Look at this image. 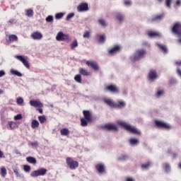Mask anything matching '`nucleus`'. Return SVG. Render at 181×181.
<instances>
[{
  "label": "nucleus",
  "mask_w": 181,
  "mask_h": 181,
  "mask_svg": "<svg viewBox=\"0 0 181 181\" xmlns=\"http://www.w3.org/2000/svg\"><path fill=\"white\" fill-rule=\"evenodd\" d=\"M117 123L119 125V127H122V128L126 129V131H129V132H132V134H135V135H141V131H139V129L128 124L127 122L123 120H117Z\"/></svg>",
  "instance_id": "1"
},
{
  "label": "nucleus",
  "mask_w": 181,
  "mask_h": 181,
  "mask_svg": "<svg viewBox=\"0 0 181 181\" xmlns=\"http://www.w3.org/2000/svg\"><path fill=\"white\" fill-rule=\"evenodd\" d=\"M145 56H146V49H139L130 57V60L132 62H139L141 59H144Z\"/></svg>",
  "instance_id": "2"
},
{
  "label": "nucleus",
  "mask_w": 181,
  "mask_h": 181,
  "mask_svg": "<svg viewBox=\"0 0 181 181\" xmlns=\"http://www.w3.org/2000/svg\"><path fill=\"white\" fill-rule=\"evenodd\" d=\"M172 32L174 33V35H176V36H180L181 35V23L177 22L175 23L172 28Z\"/></svg>",
  "instance_id": "3"
},
{
  "label": "nucleus",
  "mask_w": 181,
  "mask_h": 181,
  "mask_svg": "<svg viewBox=\"0 0 181 181\" xmlns=\"http://www.w3.org/2000/svg\"><path fill=\"white\" fill-rule=\"evenodd\" d=\"M46 173H47V170L45 168H40L39 170L33 171L30 176L32 177H37V176H45Z\"/></svg>",
  "instance_id": "4"
},
{
  "label": "nucleus",
  "mask_w": 181,
  "mask_h": 181,
  "mask_svg": "<svg viewBox=\"0 0 181 181\" xmlns=\"http://www.w3.org/2000/svg\"><path fill=\"white\" fill-rule=\"evenodd\" d=\"M66 164L72 170L78 168V162L73 160V158L70 157L66 158Z\"/></svg>",
  "instance_id": "5"
},
{
  "label": "nucleus",
  "mask_w": 181,
  "mask_h": 181,
  "mask_svg": "<svg viewBox=\"0 0 181 181\" xmlns=\"http://www.w3.org/2000/svg\"><path fill=\"white\" fill-rule=\"evenodd\" d=\"M155 124L156 127H158V128H163V129H170V128H172V126H170V124L162 120H156Z\"/></svg>",
  "instance_id": "6"
},
{
  "label": "nucleus",
  "mask_w": 181,
  "mask_h": 181,
  "mask_svg": "<svg viewBox=\"0 0 181 181\" xmlns=\"http://www.w3.org/2000/svg\"><path fill=\"white\" fill-rule=\"evenodd\" d=\"M105 90L113 94H118V93H119V88L115 85H107L105 86Z\"/></svg>",
  "instance_id": "7"
},
{
  "label": "nucleus",
  "mask_w": 181,
  "mask_h": 181,
  "mask_svg": "<svg viewBox=\"0 0 181 181\" xmlns=\"http://www.w3.org/2000/svg\"><path fill=\"white\" fill-rule=\"evenodd\" d=\"M121 49H122L121 45H117L113 46L112 48H110L108 50V53L109 54H111V56H114V54H117V53H119V52H121Z\"/></svg>",
  "instance_id": "8"
},
{
  "label": "nucleus",
  "mask_w": 181,
  "mask_h": 181,
  "mask_svg": "<svg viewBox=\"0 0 181 181\" xmlns=\"http://www.w3.org/2000/svg\"><path fill=\"white\" fill-rule=\"evenodd\" d=\"M56 40L58 42H63L64 40H69V35H65L63 32H59L56 36Z\"/></svg>",
  "instance_id": "9"
},
{
  "label": "nucleus",
  "mask_w": 181,
  "mask_h": 181,
  "mask_svg": "<svg viewBox=\"0 0 181 181\" xmlns=\"http://www.w3.org/2000/svg\"><path fill=\"white\" fill-rule=\"evenodd\" d=\"M15 59H17V60H19V62H21V63H23V66H25V67H26V69H30V66H29V62H28V61H26V59H25V57H23L22 55H16Z\"/></svg>",
  "instance_id": "10"
},
{
  "label": "nucleus",
  "mask_w": 181,
  "mask_h": 181,
  "mask_svg": "<svg viewBox=\"0 0 181 181\" xmlns=\"http://www.w3.org/2000/svg\"><path fill=\"white\" fill-rule=\"evenodd\" d=\"M96 170L99 175H104L105 173V165L103 163L96 165Z\"/></svg>",
  "instance_id": "11"
},
{
  "label": "nucleus",
  "mask_w": 181,
  "mask_h": 181,
  "mask_svg": "<svg viewBox=\"0 0 181 181\" xmlns=\"http://www.w3.org/2000/svg\"><path fill=\"white\" fill-rule=\"evenodd\" d=\"M103 101L105 104H106V105L111 107V108H115V102L114 101V100H112L110 98H104L103 99Z\"/></svg>",
  "instance_id": "12"
},
{
  "label": "nucleus",
  "mask_w": 181,
  "mask_h": 181,
  "mask_svg": "<svg viewBox=\"0 0 181 181\" xmlns=\"http://www.w3.org/2000/svg\"><path fill=\"white\" fill-rule=\"evenodd\" d=\"M88 10V4L86 3H81L77 7L78 12H86Z\"/></svg>",
  "instance_id": "13"
},
{
  "label": "nucleus",
  "mask_w": 181,
  "mask_h": 181,
  "mask_svg": "<svg viewBox=\"0 0 181 181\" xmlns=\"http://www.w3.org/2000/svg\"><path fill=\"white\" fill-rule=\"evenodd\" d=\"M158 78V74L156 71L151 70L148 73V80L149 81H155Z\"/></svg>",
  "instance_id": "14"
},
{
  "label": "nucleus",
  "mask_w": 181,
  "mask_h": 181,
  "mask_svg": "<svg viewBox=\"0 0 181 181\" xmlns=\"http://www.w3.org/2000/svg\"><path fill=\"white\" fill-rule=\"evenodd\" d=\"M115 18L119 23H122L125 21V16L119 12L116 13Z\"/></svg>",
  "instance_id": "15"
},
{
  "label": "nucleus",
  "mask_w": 181,
  "mask_h": 181,
  "mask_svg": "<svg viewBox=\"0 0 181 181\" xmlns=\"http://www.w3.org/2000/svg\"><path fill=\"white\" fill-rule=\"evenodd\" d=\"M98 24L99 25V26H100V28H103L104 29H105V28L108 26V23L103 18H98Z\"/></svg>",
  "instance_id": "16"
},
{
  "label": "nucleus",
  "mask_w": 181,
  "mask_h": 181,
  "mask_svg": "<svg viewBox=\"0 0 181 181\" xmlns=\"http://www.w3.org/2000/svg\"><path fill=\"white\" fill-rule=\"evenodd\" d=\"M105 129H107V131H117L118 128L114 124H107L104 126Z\"/></svg>",
  "instance_id": "17"
},
{
  "label": "nucleus",
  "mask_w": 181,
  "mask_h": 181,
  "mask_svg": "<svg viewBox=\"0 0 181 181\" xmlns=\"http://www.w3.org/2000/svg\"><path fill=\"white\" fill-rule=\"evenodd\" d=\"M127 103L124 100H119L118 103H115V108H125Z\"/></svg>",
  "instance_id": "18"
},
{
  "label": "nucleus",
  "mask_w": 181,
  "mask_h": 181,
  "mask_svg": "<svg viewBox=\"0 0 181 181\" xmlns=\"http://www.w3.org/2000/svg\"><path fill=\"white\" fill-rule=\"evenodd\" d=\"M30 104L32 105V107H38L39 108H42V107H43V104L41 103L39 100H30Z\"/></svg>",
  "instance_id": "19"
},
{
  "label": "nucleus",
  "mask_w": 181,
  "mask_h": 181,
  "mask_svg": "<svg viewBox=\"0 0 181 181\" xmlns=\"http://www.w3.org/2000/svg\"><path fill=\"white\" fill-rule=\"evenodd\" d=\"M31 37L34 39V40H40V39L43 37V35L39 32H35L31 35Z\"/></svg>",
  "instance_id": "20"
},
{
  "label": "nucleus",
  "mask_w": 181,
  "mask_h": 181,
  "mask_svg": "<svg viewBox=\"0 0 181 181\" xmlns=\"http://www.w3.org/2000/svg\"><path fill=\"white\" fill-rule=\"evenodd\" d=\"M91 69L93 70V71H100V65H98V63L95 61L91 62Z\"/></svg>",
  "instance_id": "21"
},
{
  "label": "nucleus",
  "mask_w": 181,
  "mask_h": 181,
  "mask_svg": "<svg viewBox=\"0 0 181 181\" xmlns=\"http://www.w3.org/2000/svg\"><path fill=\"white\" fill-rule=\"evenodd\" d=\"M18 36L16 35H8V38L6 39V42L9 43H12V42H17Z\"/></svg>",
  "instance_id": "22"
},
{
  "label": "nucleus",
  "mask_w": 181,
  "mask_h": 181,
  "mask_svg": "<svg viewBox=\"0 0 181 181\" xmlns=\"http://www.w3.org/2000/svg\"><path fill=\"white\" fill-rule=\"evenodd\" d=\"M129 144L132 146H136L139 144V140L138 139L131 138L129 139Z\"/></svg>",
  "instance_id": "23"
},
{
  "label": "nucleus",
  "mask_w": 181,
  "mask_h": 181,
  "mask_svg": "<svg viewBox=\"0 0 181 181\" xmlns=\"http://www.w3.org/2000/svg\"><path fill=\"white\" fill-rule=\"evenodd\" d=\"M148 36L149 37H152V38H153V37H160V36H162V34L159 33L158 32H152V31H151V32L148 33Z\"/></svg>",
  "instance_id": "24"
},
{
  "label": "nucleus",
  "mask_w": 181,
  "mask_h": 181,
  "mask_svg": "<svg viewBox=\"0 0 181 181\" xmlns=\"http://www.w3.org/2000/svg\"><path fill=\"white\" fill-rule=\"evenodd\" d=\"M156 46L163 52V53H168V47L162 44L156 43Z\"/></svg>",
  "instance_id": "25"
},
{
  "label": "nucleus",
  "mask_w": 181,
  "mask_h": 181,
  "mask_svg": "<svg viewBox=\"0 0 181 181\" xmlns=\"http://www.w3.org/2000/svg\"><path fill=\"white\" fill-rule=\"evenodd\" d=\"M152 165L153 163L151 161H148L146 163H143L141 165V169H143V170H148V169H149V168H151Z\"/></svg>",
  "instance_id": "26"
},
{
  "label": "nucleus",
  "mask_w": 181,
  "mask_h": 181,
  "mask_svg": "<svg viewBox=\"0 0 181 181\" xmlns=\"http://www.w3.org/2000/svg\"><path fill=\"white\" fill-rule=\"evenodd\" d=\"M83 114L84 115V119L87 121H90L91 119V115L90 113V111L88 110H83Z\"/></svg>",
  "instance_id": "27"
},
{
  "label": "nucleus",
  "mask_w": 181,
  "mask_h": 181,
  "mask_svg": "<svg viewBox=\"0 0 181 181\" xmlns=\"http://www.w3.org/2000/svg\"><path fill=\"white\" fill-rule=\"evenodd\" d=\"M163 169L168 173V172H170V165L168 163H164L163 164Z\"/></svg>",
  "instance_id": "28"
},
{
  "label": "nucleus",
  "mask_w": 181,
  "mask_h": 181,
  "mask_svg": "<svg viewBox=\"0 0 181 181\" xmlns=\"http://www.w3.org/2000/svg\"><path fill=\"white\" fill-rule=\"evenodd\" d=\"M26 160L27 162H28V163H32L33 165H36V158L32 157V156H28L26 158Z\"/></svg>",
  "instance_id": "29"
},
{
  "label": "nucleus",
  "mask_w": 181,
  "mask_h": 181,
  "mask_svg": "<svg viewBox=\"0 0 181 181\" xmlns=\"http://www.w3.org/2000/svg\"><path fill=\"white\" fill-rule=\"evenodd\" d=\"M79 73L82 76H90V72H88V71H87L86 69H85L83 68L79 69Z\"/></svg>",
  "instance_id": "30"
},
{
  "label": "nucleus",
  "mask_w": 181,
  "mask_h": 181,
  "mask_svg": "<svg viewBox=\"0 0 181 181\" xmlns=\"http://www.w3.org/2000/svg\"><path fill=\"white\" fill-rule=\"evenodd\" d=\"M0 175L2 176V177H5V176H6L7 171L4 166L0 168Z\"/></svg>",
  "instance_id": "31"
},
{
  "label": "nucleus",
  "mask_w": 181,
  "mask_h": 181,
  "mask_svg": "<svg viewBox=\"0 0 181 181\" xmlns=\"http://www.w3.org/2000/svg\"><path fill=\"white\" fill-rule=\"evenodd\" d=\"M163 95H165V90L163 89H158L156 93V96L158 98H160V97H162Z\"/></svg>",
  "instance_id": "32"
},
{
  "label": "nucleus",
  "mask_w": 181,
  "mask_h": 181,
  "mask_svg": "<svg viewBox=\"0 0 181 181\" xmlns=\"http://www.w3.org/2000/svg\"><path fill=\"white\" fill-rule=\"evenodd\" d=\"M33 9L32 8H29L25 10V15L26 16H28V18H32V16H33Z\"/></svg>",
  "instance_id": "33"
},
{
  "label": "nucleus",
  "mask_w": 181,
  "mask_h": 181,
  "mask_svg": "<svg viewBox=\"0 0 181 181\" xmlns=\"http://www.w3.org/2000/svg\"><path fill=\"white\" fill-rule=\"evenodd\" d=\"M10 73L13 74V76H17V77H22V74H21V72L15 69H11Z\"/></svg>",
  "instance_id": "34"
},
{
  "label": "nucleus",
  "mask_w": 181,
  "mask_h": 181,
  "mask_svg": "<svg viewBox=\"0 0 181 181\" xmlns=\"http://www.w3.org/2000/svg\"><path fill=\"white\" fill-rule=\"evenodd\" d=\"M163 18H165V15L159 14V15L154 16L152 18V21H162V19H163Z\"/></svg>",
  "instance_id": "35"
},
{
  "label": "nucleus",
  "mask_w": 181,
  "mask_h": 181,
  "mask_svg": "<svg viewBox=\"0 0 181 181\" xmlns=\"http://www.w3.org/2000/svg\"><path fill=\"white\" fill-rule=\"evenodd\" d=\"M60 132L61 135L64 136H67V135L70 134V131L69 130V129H62Z\"/></svg>",
  "instance_id": "36"
},
{
  "label": "nucleus",
  "mask_w": 181,
  "mask_h": 181,
  "mask_svg": "<svg viewBox=\"0 0 181 181\" xmlns=\"http://www.w3.org/2000/svg\"><path fill=\"white\" fill-rule=\"evenodd\" d=\"M88 122H90V120H87L84 118H81V127H87V125H88Z\"/></svg>",
  "instance_id": "37"
},
{
  "label": "nucleus",
  "mask_w": 181,
  "mask_h": 181,
  "mask_svg": "<svg viewBox=\"0 0 181 181\" xmlns=\"http://www.w3.org/2000/svg\"><path fill=\"white\" fill-rule=\"evenodd\" d=\"M31 127L33 129H35V128H37L39 127V122L36 119L33 120L31 122Z\"/></svg>",
  "instance_id": "38"
},
{
  "label": "nucleus",
  "mask_w": 181,
  "mask_h": 181,
  "mask_svg": "<svg viewBox=\"0 0 181 181\" xmlns=\"http://www.w3.org/2000/svg\"><path fill=\"white\" fill-rule=\"evenodd\" d=\"M38 119H39L40 124H45V122L46 121V116H45V115L39 116Z\"/></svg>",
  "instance_id": "39"
},
{
  "label": "nucleus",
  "mask_w": 181,
  "mask_h": 181,
  "mask_svg": "<svg viewBox=\"0 0 181 181\" xmlns=\"http://www.w3.org/2000/svg\"><path fill=\"white\" fill-rule=\"evenodd\" d=\"M119 160H127L128 159V156L127 154H122L118 157Z\"/></svg>",
  "instance_id": "40"
},
{
  "label": "nucleus",
  "mask_w": 181,
  "mask_h": 181,
  "mask_svg": "<svg viewBox=\"0 0 181 181\" xmlns=\"http://www.w3.org/2000/svg\"><path fill=\"white\" fill-rule=\"evenodd\" d=\"M74 80H75V81H76V83H81V75L78 74V75L75 76Z\"/></svg>",
  "instance_id": "41"
},
{
  "label": "nucleus",
  "mask_w": 181,
  "mask_h": 181,
  "mask_svg": "<svg viewBox=\"0 0 181 181\" xmlns=\"http://www.w3.org/2000/svg\"><path fill=\"white\" fill-rule=\"evenodd\" d=\"M8 125L10 129H15V127H16V123H15V122H8Z\"/></svg>",
  "instance_id": "42"
},
{
  "label": "nucleus",
  "mask_w": 181,
  "mask_h": 181,
  "mask_svg": "<svg viewBox=\"0 0 181 181\" xmlns=\"http://www.w3.org/2000/svg\"><path fill=\"white\" fill-rule=\"evenodd\" d=\"M98 42L99 43H104V42H105V35H100Z\"/></svg>",
  "instance_id": "43"
},
{
  "label": "nucleus",
  "mask_w": 181,
  "mask_h": 181,
  "mask_svg": "<svg viewBox=\"0 0 181 181\" xmlns=\"http://www.w3.org/2000/svg\"><path fill=\"white\" fill-rule=\"evenodd\" d=\"M16 103L18 104V105H23V98H18Z\"/></svg>",
  "instance_id": "44"
},
{
  "label": "nucleus",
  "mask_w": 181,
  "mask_h": 181,
  "mask_svg": "<svg viewBox=\"0 0 181 181\" xmlns=\"http://www.w3.org/2000/svg\"><path fill=\"white\" fill-rule=\"evenodd\" d=\"M177 83V80H176L175 78H171L170 79V84L171 86H175V84Z\"/></svg>",
  "instance_id": "45"
},
{
  "label": "nucleus",
  "mask_w": 181,
  "mask_h": 181,
  "mask_svg": "<svg viewBox=\"0 0 181 181\" xmlns=\"http://www.w3.org/2000/svg\"><path fill=\"white\" fill-rule=\"evenodd\" d=\"M78 46V43L77 42V40H75L74 42L71 44V49H76Z\"/></svg>",
  "instance_id": "46"
},
{
  "label": "nucleus",
  "mask_w": 181,
  "mask_h": 181,
  "mask_svg": "<svg viewBox=\"0 0 181 181\" xmlns=\"http://www.w3.org/2000/svg\"><path fill=\"white\" fill-rule=\"evenodd\" d=\"M124 5H125V6H131L132 5V1H131V0H124Z\"/></svg>",
  "instance_id": "47"
},
{
  "label": "nucleus",
  "mask_w": 181,
  "mask_h": 181,
  "mask_svg": "<svg viewBox=\"0 0 181 181\" xmlns=\"http://www.w3.org/2000/svg\"><path fill=\"white\" fill-rule=\"evenodd\" d=\"M141 46H143V47H151V44H149L148 42L146 41H143L141 42Z\"/></svg>",
  "instance_id": "48"
},
{
  "label": "nucleus",
  "mask_w": 181,
  "mask_h": 181,
  "mask_svg": "<svg viewBox=\"0 0 181 181\" xmlns=\"http://www.w3.org/2000/svg\"><path fill=\"white\" fill-rule=\"evenodd\" d=\"M165 6L170 9V6H172V0H165Z\"/></svg>",
  "instance_id": "49"
},
{
  "label": "nucleus",
  "mask_w": 181,
  "mask_h": 181,
  "mask_svg": "<svg viewBox=\"0 0 181 181\" xmlns=\"http://www.w3.org/2000/svg\"><path fill=\"white\" fill-rule=\"evenodd\" d=\"M29 145H30V146H32V148H37L38 143H37V141L30 142Z\"/></svg>",
  "instance_id": "50"
},
{
  "label": "nucleus",
  "mask_w": 181,
  "mask_h": 181,
  "mask_svg": "<svg viewBox=\"0 0 181 181\" xmlns=\"http://www.w3.org/2000/svg\"><path fill=\"white\" fill-rule=\"evenodd\" d=\"M180 6H181V0H176L175 8H179Z\"/></svg>",
  "instance_id": "51"
},
{
  "label": "nucleus",
  "mask_w": 181,
  "mask_h": 181,
  "mask_svg": "<svg viewBox=\"0 0 181 181\" xmlns=\"http://www.w3.org/2000/svg\"><path fill=\"white\" fill-rule=\"evenodd\" d=\"M46 22H53V16H48L45 18Z\"/></svg>",
  "instance_id": "52"
},
{
  "label": "nucleus",
  "mask_w": 181,
  "mask_h": 181,
  "mask_svg": "<svg viewBox=\"0 0 181 181\" xmlns=\"http://www.w3.org/2000/svg\"><path fill=\"white\" fill-rule=\"evenodd\" d=\"M74 17V13H70L69 14L67 15L66 16V21H69L70 19H71V18Z\"/></svg>",
  "instance_id": "53"
},
{
  "label": "nucleus",
  "mask_w": 181,
  "mask_h": 181,
  "mask_svg": "<svg viewBox=\"0 0 181 181\" xmlns=\"http://www.w3.org/2000/svg\"><path fill=\"white\" fill-rule=\"evenodd\" d=\"M83 37L85 39H88V37H90V32L88 31H86L84 33H83Z\"/></svg>",
  "instance_id": "54"
},
{
  "label": "nucleus",
  "mask_w": 181,
  "mask_h": 181,
  "mask_svg": "<svg viewBox=\"0 0 181 181\" xmlns=\"http://www.w3.org/2000/svg\"><path fill=\"white\" fill-rule=\"evenodd\" d=\"M56 19H62L63 18V13H58L55 16Z\"/></svg>",
  "instance_id": "55"
},
{
  "label": "nucleus",
  "mask_w": 181,
  "mask_h": 181,
  "mask_svg": "<svg viewBox=\"0 0 181 181\" xmlns=\"http://www.w3.org/2000/svg\"><path fill=\"white\" fill-rule=\"evenodd\" d=\"M14 119H16V121H18L19 119H22V115L19 114L17 115L14 117Z\"/></svg>",
  "instance_id": "56"
},
{
  "label": "nucleus",
  "mask_w": 181,
  "mask_h": 181,
  "mask_svg": "<svg viewBox=\"0 0 181 181\" xmlns=\"http://www.w3.org/2000/svg\"><path fill=\"white\" fill-rule=\"evenodd\" d=\"M23 169L25 172H30V166L29 165H24Z\"/></svg>",
  "instance_id": "57"
},
{
  "label": "nucleus",
  "mask_w": 181,
  "mask_h": 181,
  "mask_svg": "<svg viewBox=\"0 0 181 181\" xmlns=\"http://www.w3.org/2000/svg\"><path fill=\"white\" fill-rule=\"evenodd\" d=\"M13 172L17 177L19 176V170L18 168H14Z\"/></svg>",
  "instance_id": "58"
},
{
  "label": "nucleus",
  "mask_w": 181,
  "mask_h": 181,
  "mask_svg": "<svg viewBox=\"0 0 181 181\" xmlns=\"http://www.w3.org/2000/svg\"><path fill=\"white\" fill-rule=\"evenodd\" d=\"M126 181H135V178L131 177H128L126 179Z\"/></svg>",
  "instance_id": "59"
},
{
  "label": "nucleus",
  "mask_w": 181,
  "mask_h": 181,
  "mask_svg": "<svg viewBox=\"0 0 181 181\" xmlns=\"http://www.w3.org/2000/svg\"><path fill=\"white\" fill-rule=\"evenodd\" d=\"M178 37L177 43L181 45V35H177Z\"/></svg>",
  "instance_id": "60"
},
{
  "label": "nucleus",
  "mask_w": 181,
  "mask_h": 181,
  "mask_svg": "<svg viewBox=\"0 0 181 181\" xmlns=\"http://www.w3.org/2000/svg\"><path fill=\"white\" fill-rule=\"evenodd\" d=\"M8 23H16V21L15 19H11L10 21H8Z\"/></svg>",
  "instance_id": "61"
},
{
  "label": "nucleus",
  "mask_w": 181,
  "mask_h": 181,
  "mask_svg": "<svg viewBox=\"0 0 181 181\" xmlns=\"http://www.w3.org/2000/svg\"><path fill=\"white\" fill-rule=\"evenodd\" d=\"M4 76H5V71H0V77H4Z\"/></svg>",
  "instance_id": "62"
},
{
  "label": "nucleus",
  "mask_w": 181,
  "mask_h": 181,
  "mask_svg": "<svg viewBox=\"0 0 181 181\" xmlns=\"http://www.w3.org/2000/svg\"><path fill=\"white\" fill-rule=\"evenodd\" d=\"M177 73L178 76H180V77H181V69H177Z\"/></svg>",
  "instance_id": "63"
},
{
  "label": "nucleus",
  "mask_w": 181,
  "mask_h": 181,
  "mask_svg": "<svg viewBox=\"0 0 181 181\" xmlns=\"http://www.w3.org/2000/svg\"><path fill=\"white\" fill-rule=\"evenodd\" d=\"M5 158V156H4V152H2V151L0 150V158Z\"/></svg>",
  "instance_id": "64"
}]
</instances>
